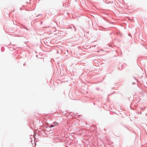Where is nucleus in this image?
I'll list each match as a JSON object with an SVG mask.
<instances>
[{"mask_svg":"<svg viewBox=\"0 0 147 147\" xmlns=\"http://www.w3.org/2000/svg\"><path fill=\"white\" fill-rule=\"evenodd\" d=\"M53 124L54 125V126H56L58 125V123L56 122H54L53 123Z\"/></svg>","mask_w":147,"mask_h":147,"instance_id":"obj_1","label":"nucleus"},{"mask_svg":"<svg viewBox=\"0 0 147 147\" xmlns=\"http://www.w3.org/2000/svg\"><path fill=\"white\" fill-rule=\"evenodd\" d=\"M50 125V127H54V125H53H53Z\"/></svg>","mask_w":147,"mask_h":147,"instance_id":"obj_2","label":"nucleus"}]
</instances>
